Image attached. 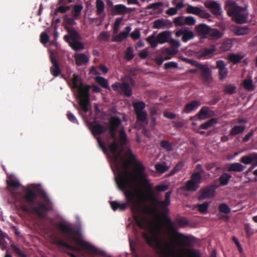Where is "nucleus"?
Returning <instances> with one entry per match:
<instances>
[{"mask_svg":"<svg viewBox=\"0 0 257 257\" xmlns=\"http://www.w3.org/2000/svg\"><path fill=\"white\" fill-rule=\"evenodd\" d=\"M127 156V160L122 163V169L117 174L116 182L118 188L124 191L127 202L131 205L132 211L135 214L133 218L136 223L140 228L143 229L145 227V218L140 215L141 205L135 187L137 176L129 168L130 165H133L136 170L139 165H143L137 160L132 151L128 153Z\"/></svg>","mask_w":257,"mask_h":257,"instance_id":"nucleus-1","label":"nucleus"},{"mask_svg":"<svg viewBox=\"0 0 257 257\" xmlns=\"http://www.w3.org/2000/svg\"><path fill=\"white\" fill-rule=\"evenodd\" d=\"M38 192L44 199V203L38 200L35 191L29 188L24 190L22 199L19 197H16V199L20 202V208L23 211L33 212L40 218H44L47 212L52 210V203L44 190H39Z\"/></svg>","mask_w":257,"mask_h":257,"instance_id":"nucleus-2","label":"nucleus"},{"mask_svg":"<svg viewBox=\"0 0 257 257\" xmlns=\"http://www.w3.org/2000/svg\"><path fill=\"white\" fill-rule=\"evenodd\" d=\"M163 218L174 239L171 242L159 244L160 253L164 257H183L177 250L175 245L179 246H189L193 243L194 237L178 232L169 216L164 215Z\"/></svg>","mask_w":257,"mask_h":257,"instance_id":"nucleus-3","label":"nucleus"},{"mask_svg":"<svg viewBox=\"0 0 257 257\" xmlns=\"http://www.w3.org/2000/svg\"><path fill=\"white\" fill-rule=\"evenodd\" d=\"M57 227L61 232L65 234V237L68 240L76 242L82 249L87 250L95 255H104L103 251L97 249L88 242L77 239L75 236L76 230L71 224L59 222L57 224Z\"/></svg>","mask_w":257,"mask_h":257,"instance_id":"nucleus-4","label":"nucleus"},{"mask_svg":"<svg viewBox=\"0 0 257 257\" xmlns=\"http://www.w3.org/2000/svg\"><path fill=\"white\" fill-rule=\"evenodd\" d=\"M72 82L73 87L78 91V98L80 100L81 108L86 113L91 107L89 101L90 86L83 85L80 78L76 75H73Z\"/></svg>","mask_w":257,"mask_h":257,"instance_id":"nucleus-5","label":"nucleus"},{"mask_svg":"<svg viewBox=\"0 0 257 257\" xmlns=\"http://www.w3.org/2000/svg\"><path fill=\"white\" fill-rule=\"evenodd\" d=\"M225 9L231 20L238 24H243L247 22V15L244 9L238 6L233 1H227L225 5Z\"/></svg>","mask_w":257,"mask_h":257,"instance_id":"nucleus-6","label":"nucleus"},{"mask_svg":"<svg viewBox=\"0 0 257 257\" xmlns=\"http://www.w3.org/2000/svg\"><path fill=\"white\" fill-rule=\"evenodd\" d=\"M66 30L68 34L64 36L65 41L68 43L74 51H77L82 50L84 48V45L79 41L81 40V37L78 32L73 28L67 27Z\"/></svg>","mask_w":257,"mask_h":257,"instance_id":"nucleus-7","label":"nucleus"},{"mask_svg":"<svg viewBox=\"0 0 257 257\" xmlns=\"http://www.w3.org/2000/svg\"><path fill=\"white\" fill-rule=\"evenodd\" d=\"M171 37V33L168 31H165L159 33L156 37L154 35L149 36L147 37V41L152 48H155L159 44H163L168 43Z\"/></svg>","mask_w":257,"mask_h":257,"instance_id":"nucleus-8","label":"nucleus"},{"mask_svg":"<svg viewBox=\"0 0 257 257\" xmlns=\"http://www.w3.org/2000/svg\"><path fill=\"white\" fill-rule=\"evenodd\" d=\"M137 119L142 122H145L147 119V112L144 109L146 103L142 101L136 102L133 104Z\"/></svg>","mask_w":257,"mask_h":257,"instance_id":"nucleus-9","label":"nucleus"},{"mask_svg":"<svg viewBox=\"0 0 257 257\" xmlns=\"http://www.w3.org/2000/svg\"><path fill=\"white\" fill-rule=\"evenodd\" d=\"M111 87L114 91L119 94H123L125 96L130 97L132 94V89L129 84L127 82H122L121 83L115 82L112 85Z\"/></svg>","mask_w":257,"mask_h":257,"instance_id":"nucleus-10","label":"nucleus"},{"mask_svg":"<svg viewBox=\"0 0 257 257\" xmlns=\"http://www.w3.org/2000/svg\"><path fill=\"white\" fill-rule=\"evenodd\" d=\"M197 67L200 71V75L203 81L207 83H210L212 80L211 70L207 65L198 64Z\"/></svg>","mask_w":257,"mask_h":257,"instance_id":"nucleus-11","label":"nucleus"},{"mask_svg":"<svg viewBox=\"0 0 257 257\" xmlns=\"http://www.w3.org/2000/svg\"><path fill=\"white\" fill-rule=\"evenodd\" d=\"M139 168L136 169V171L137 173V176L146 187L147 189L150 192L151 195H153V191L151 186L150 184L149 180L147 179V175L145 173V168L144 165H139Z\"/></svg>","mask_w":257,"mask_h":257,"instance_id":"nucleus-12","label":"nucleus"},{"mask_svg":"<svg viewBox=\"0 0 257 257\" xmlns=\"http://www.w3.org/2000/svg\"><path fill=\"white\" fill-rule=\"evenodd\" d=\"M118 144L114 141L109 146L108 148L112 154V160L117 168L119 167L120 164V153L118 152Z\"/></svg>","mask_w":257,"mask_h":257,"instance_id":"nucleus-13","label":"nucleus"},{"mask_svg":"<svg viewBox=\"0 0 257 257\" xmlns=\"http://www.w3.org/2000/svg\"><path fill=\"white\" fill-rule=\"evenodd\" d=\"M216 51L214 45H212L210 48H203L197 53V56L199 59H207L211 58L213 53Z\"/></svg>","mask_w":257,"mask_h":257,"instance_id":"nucleus-14","label":"nucleus"},{"mask_svg":"<svg viewBox=\"0 0 257 257\" xmlns=\"http://www.w3.org/2000/svg\"><path fill=\"white\" fill-rule=\"evenodd\" d=\"M8 189L9 191L13 194V197L15 198V201L19 204L20 206V202L16 201V198L19 197L22 199V196L20 197L14 194V191L16 190L20 186V183L18 180L15 178L13 176H10L9 179L7 180Z\"/></svg>","mask_w":257,"mask_h":257,"instance_id":"nucleus-15","label":"nucleus"},{"mask_svg":"<svg viewBox=\"0 0 257 257\" xmlns=\"http://www.w3.org/2000/svg\"><path fill=\"white\" fill-rule=\"evenodd\" d=\"M217 187V186L212 185L202 189L201 194L198 197V200L201 201L205 199L211 198L214 197L215 193V190Z\"/></svg>","mask_w":257,"mask_h":257,"instance_id":"nucleus-16","label":"nucleus"},{"mask_svg":"<svg viewBox=\"0 0 257 257\" xmlns=\"http://www.w3.org/2000/svg\"><path fill=\"white\" fill-rule=\"evenodd\" d=\"M205 7L209 9L211 13L216 16H219L221 15V8L220 5L216 1H212L206 3Z\"/></svg>","mask_w":257,"mask_h":257,"instance_id":"nucleus-17","label":"nucleus"},{"mask_svg":"<svg viewBox=\"0 0 257 257\" xmlns=\"http://www.w3.org/2000/svg\"><path fill=\"white\" fill-rule=\"evenodd\" d=\"M230 30L236 36H243L250 32V29L247 26L232 25Z\"/></svg>","mask_w":257,"mask_h":257,"instance_id":"nucleus-18","label":"nucleus"},{"mask_svg":"<svg viewBox=\"0 0 257 257\" xmlns=\"http://www.w3.org/2000/svg\"><path fill=\"white\" fill-rule=\"evenodd\" d=\"M226 66V64L223 60L216 61V68L219 69V77L220 80L224 79L228 74V71Z\"/></svg>","mask_w":257,"mask_h":257,"instance_id":"nucleus-19","label":"nucleus"},{"mask_svg":"<svg viewBox=\"0 0 257 257\" xmlns=\"http://www.w3.org/2000/svg\"><path fill=\"white\" fill-rule=\"evenodd\" d=\"M131 30L132 28L130 26L126 27L123 31L114 36L112 38V41L113 42H121L125 40L128 37Z\"/></svg>","mask_w":257,"mask_h":257,"instance_id":"nucleus-20","label":"nucleus"},{"mask_svg":"<svg viewBox=\"0 0 257 257\" xmlns=\"http://www.w3.org/2000/svg\"><path fill=\"white\" fill-rule=\"evenodd\" d=\"M176 36L177 37L182 36V40L184 42H187L194 37V34L192 32L188 31L183 29L177 31L176 33Z\"/></svg>","mask_w":257,"mask_h":257,"instance_id":"nucleus-21","label":"nucleus"},{"mask_svg":"<svg viewBox=\"0 0 257 257\" xmlns=\"http://www.w3.org/2000/svg\"><path fill=\"white\" fill-rule=\"evenodd\" d=\"M53 242L54 243L61 246L64 247L71 251H79L80 250L79 247L69 244L67 242L56 237L54 238Z\"/></svg>","mask_w":257,"mask_h":257,"instance_id":"nucleus-22","label":"nucleus"},{"mask_svg":"<svg viewBox=\"0 0 257 257\" xmlns=\"http://www.w3.org/2000/svg\"><path fill=\"white\" fill-rule=\"evenodd\" d=\"M172 194V191H169L165 194V200L164 201H159L156 198L153 197V202L160 207H168L170 204V197Z\"/></svg>","mask_w":257,"mask_h":257,"instance_id":"nucleus-23","label":"nucleus"},{"mask_svg":"<svg viewBox=\"0 0 257 257\" xmlns=\"http://www.w3.org/2000/svg\"><path fill=\"white\" fill-rule=\"evenodd\" d=\"M95 3L96 15L99 17V19L101 20H103L105 17V14L104 12L105 8L104 3L102 0H96Z\"/></svg>","mask_w":257,"mask_h":257,"instance_id":"nucleus-24","label":"nucleus"},{"mask_svg":"<svg viewBox=\"0 0 257 257\" xmlns=\"http://www.w3.org/2000/svg\"><path fill=\"white\" fill-rule=\"evenodd\" d=\"M51 61L53 65L50 69L51 74L55 77H57L61 73L58 62L55 58H51Z\"/></svg>","mask_w":257,"mask_h":257,"instance_id":"nucleus-25","label":"nucleus"},{"mask_svg":"<svg viewBox=\"0 0 257 257\" xmlns=\"http://www.w3.org/2000/svg\"><path fill=\"white\" fill-rule=\"evenodd\" d=\"M128 10L124 5L118 4L113 6L111 12L114 15H125L127 13Z\"/></svg>","mask_w":257,"mask_h":257,"instance_id":"nucleus-26","label":"nucleus"},{"mask_svg":"<svg viewBox=\"0 0 257 257\" xmlns=\"http://www.w3.org/2000/svg\"><path fill=\"white\" fill-rule=\"evenodd\" d=\"M201 104L199 101L194 100L190 103H187L185 105L183 112L186 113H188L191 111L195 110L198 108Z\"/></svg>","mask_w":257,"mask_h":257,"instance_id":"nucleus-27","label":"nucleus"},{"mask_svg":"<svg viewBox=\"0 0 257 257\" xmlns=\"http://www.w3.org/2000/svg\"><path fill=\"white\" fill-rule=\"evenodd\" d=\"M75 62L77 65L81 66L83 64L87 63L88 61V58L83 53L77 54L74 56Z\"/></svg>","mask_w":257,"mask_h":257,"instance_id":"nucleus-28","label":"nucleus"},{"mask_svg":"<svg viewBox=\"0 0 257 257\" xmlns=\"http://www.w3.org/2000/svg\"><path fill=\"white\" fill-rule=\"evenodd\" d=\"M110 204L113 211L119 210L122 211L125 210L127 207V204L126 203H120L116 201H111Z\"/></svg>","mask_w":257,"mask_h":257,"instance_id":"nucleus-29","label":"nucleus"},{"mask_svg":"<svg viewBox=\"0 0 257 257\" xmlns=\"http://www.w3.org/2000/svg\"><path fill=\"white\" fill-rule=\"evenodd\" d=\"M121 124V120L117 116H112L109 121L108 129L116 130Z\"/></svg>","mask_w":257,"mask_h":257,"instance_id":"nucleus-30","label":"nucleus"},{"mask_svg":"<svg viewBox=\"0 0 257 257\" xmlns=\"http://www.w3.org/2000/svg\"><path fill=\"white\" fill-rule=\"evenodd\" d=\"M195 29L200 35H208L210 31V27L204 24L197 25Z\"/></svg>","mask_w":257,"mask_h":257,"instance_id":"nucleus-31","label":"nucleus"},{"mask_svg":"<svg viewBox=\"0 0 257 257\" xmlns=\"http://www.w3.org/2000/svg\"><path fill=\"white\" fill-rule=\"evenodd\" d=\"M91 133L94 137L101 135L105 132L103 126L99 123L95 124L92 126Z\"/></svg>","mask_w":257,"mask_h":257,"instance_id":"nucleus-32","label":"nucleus"},{"mask_svg":"<svg viewBox=\"0 0 257 257\" xmlns=\"http://www.w3.org/2000/svg\"><path fill=\"white\" fill-rule=\"evenodd\" d=\"M245 166H243L242 165L239 163H234L230 164L228 168V171H235L241 172H242L245 169Z\"/></svg>","mask_w":257,"mask_h":257,"instance_id":"nucleus-33","label":"nucleus"},{"mask_svg":"<svg viewBox=\"0 0 257 257\" xmlns=\"http://www.w3.org/2000/svg\"><path fill=\"white\" fill-rule=\"evenodd\" d=\"M186 12L187 14H191L199 16L203 12V10L198 7L188 5L186 10Z\"/></svg>","mask_w":257,"mask_h":257,"instance_id":"nucleus-34","label":"nucleus"},{"mask_svg":"<svg viewBox=\"0 0 257 257\" xmlns=\"http://www.w3.org/2000/svg\"><path fill=\"white\" fill-rule=\"evenodd\" d=\"M233 43L231 39H227L221 44L220 50L221 51L225 52L229 51L232 47Z\"/></svg>","mask_w":257,"mask_h":257,"instance_id":"nucleus-35","label":"nucleus"},{"mask_svg":"<svg viewBox=\"0 0 257 257\" xmlns=\"http://www.w3.org/2000/svg\"><path fill=\"white\" fill-rule=\"evenodd\" d=\"M199 187V185H198L197 183L192 181L191 179L188 180L186 182L185 186V188L186 190L192 192L196 191Z\"/></svg>","mask_w":257,"mask_h":257,"instance_id":"nucleus-36","label":"nucleus"},{"mask_svg":"<svg viewBox=\"0 0 257 257\" xmlns=\"http://www.w3.org/2000/svg\"><path fill=\"white\" fill-rule=\"evenodd\" d=\"M231 177V175L228 173H223L219 178L220 185L221 186H225L227 185Z\"/></svg>","mask_w":257,"mask_h":257,"instance_id":"nucleus-37","label":"nucleus"},{"mask_svg":"<svg viewBox=\"0 0 257 257\" xmlns=\"http://www.w3.org/2000/svg\"><path fill=\"white\" fill-rule=\"evenodd\" d=\"M245 129V125H234L230 131V135L236 136L243 133Z\"/></svg>","mask_w":257,"mask_h":257,"instance_id":"nucleus-38","label":"nucleus"},{"mask_svg":"<svg viewBox=\"0 0 257 257\" xmlns=\"http://www.w3.org/2000/svg\"><path fill=\"white\" fill-rule=\"evenodd\" d=\"M96 82L101 87L105 89H110L107 80L101 76H96L95 78Z\"/></svg>","mask_w":257,"mask_h":257,"instance_id":"nucleus-39","label":"nucleus"},{"mask_svg":"<svg viewBox=\"0 0 257 257\" xmlns=\"http://www.w3.org/2000/svg\"><path fill=\"white\" fill-rule=\"evenodd\" d=\"M218 120L216 118H212L209 119L208 121L201 124L199 127L201 129L206 130L208 127L213 126V124L217 123Z\"/></svg>","mask_w":257,"mask_h":257,"instance_id":"nucleus-40","label":"nucleus"},{"mask_svg":"<svg viewBox=\"0 0 257 257\" xmlns=\"http://www.w3.org/2000/svg\"><path fill=\"white\" fill-rule=\"evenodd\" d=\"M202 175L200 172H194L191 175V180L198 185L202 182Z\"/></svg>","mask_w":257,"mask_h":257,"instance_id":"nucleus-41","label":"nucleus"},{"mask_svg":"<svg viewBox=\"0 0 257 257\" xmlns=\"http://www.w3.org/2000/svg\"><path fill=\"white\" fill-rule=\"evenodd\" d=\"M243 58V56L237 54H231L228 56L229 61L234 64L240 62Z\"/></svg>","mask_w":257,"mask_h":257,"instance_id":"nucleus-42","label":"nucleus"},{"mask_svg":"<svg viewBox=\"0 0 257 257\" xmlns=\"http://www.w3.org/2000/svg\"><path fill=\"white\" fill-rule=\"evenodd\" d=\"M209 112V108L206 106H203L200 110L197 116L199 119H205L207 117L208 112Z\"/></svg>","mask_w":257,"mask_h":257,"instance_id":"nucleus-43","label":"nucleus"},{"mask_svg":"<svg viewBox=\"0 0 257 257\" xmlns=\"http://www.w3.org/2000/svg\"><path fill=\"white\" fill-rule=\"evenodd\" d=\"M160 147L168 152L173 150V144L169 141L163 140L160 143Z\"/></svg>","mask_w":257,"mask_h":257,"instance_id":"nucleus-44","label":"nucleus"},{"mask_svg":"<svg viewBox=\"0 0 257 257\" xmlns=\"http://www.w3.org/2000/svg\"><path fill=\"white\" fill-rule=\"evenodd\" d=\"M166 26V22L164 19H159L154 21L153 27L155 29H163Z\"/></svg>","mask_w":257,"mask_h":257,"instance_id":"nucleus-45","label":"nucleus"},{"mask_svg":"<svg viewBox=\"0 0 257 257\" xmlns=\"http://www.w3.org/2000/svg\"><path fill=\"white\" fill-rule=\"evenodd\" d=\"M248 157L252 164L251 167L249 168V170H251L257 166V153H251L248 155Z\"/></svg>","mask_w":257,"mask_h":257,"instance_id":"nucleus-46","label":"nucleus"},{"mask_svg":"<svg viewBox=\"0 0 257 257\" xmlns=\"http://www.w3.org/2000/svg\"><path fill=\"white\" fill-rule=\"evenodd\" d=\"M155 167L156 171L161 173H163L169 169V167L166 165L165 163L157 164Z\"/></svg>","mask_w":257,"mask_h":257,"instance_id":"nucleus-47","label":"nucleus"},{"mask_svg":"<svg viewBox=\"0 0 257 257\" xmlns=\"http://www.w3.org/2000/svg\"><path fill=\"white\" fill-rule=\"evenodd\" d=\"M243 87L248 91L253 90L254 86L251 79H245L243 82Z\"/></svg>","mask_w":257,"mask_h":257,"instance_id":"nucleus-48","label":"nucleus"},{"mask_svg":"<svg viewBox=\"0 0 257 257\" xmlns=\"http://www.w3.org/2000/svg\"><path fill=\"white\" fill-rule=\"evenodd\" d=\"M209 206V202H205L202 204H199L197 205L198 210L202 213H205L207 211Z\"/></svg>","mask_w":257,"mask_h":257,"instance_id":"nucleus-49","label":"nucleus"},{"mask_svg":"<svg viewBox=\"0 0 257 257\" xmlns=\"http://www.w3.org/2000/svg\"><path fill=\"white\" fill-rule=\"evenodd\" d=\"M236 87L232 84H227L224 87V92L228 94H232L235 92Z\"/></svg>","mask_w":257,"mask_h":257,"instance_id":"nucleus-50","label":"nucleus"},{"mask_svg":"<svg viewBox=\"0 0 257 257\" xmlns=\"http://www.w3.org/2000/svg\"><path fill=\"white\" fill-rule=\"evenodd\" d=\"M134 54H133V49L132 47H128L127 48L125 52V58L127 61L132 60L134 57Z\"/></svg>","mask_w":257,"mask_h":257,"instance_id":"nucleus-51","label":"nucleus"},{"mask_svg":"<svg viewBox=\"0 0 257 257\" xmlns=\"http://www.w3.org/2000/svg\"><path fill=\"white\" fill-rule=\"evenodd\" d=\"M209 31V33H208V35L211 36L216 38H219L222 37V34L217 29H211L210 28Z\"/></svg>","mask_w":257,"mask_h":257,"instance_id":"nucleus-52","label":"nucleus"},{"mask_svg":"<svg viewBox=\"0 0 257 257\" xmlns=\"http://www.w3.org/2000/svg\"><path fill=\"white\" fill-rule=\"evenodd\" d=\"M218 209L220 212L225 214H228L230 212V208L225 203L220 204Z\"/></svg>","mask_w":257,"mask_h":257,"instance_id":"nucleus-53","label":"nucleus"},{"mask_svg":"<svg viewBox=\"0 0 257 257\" xmlns=\"http://www.w3.org/2000/svg\"><path fill=\"white\" fill-rule=\"evenodd\" d=\"M119 138L121 145H123L126 144L127 136L124 130H122L119 131Z\"/></svg>","mask_w":257,"mask_h":257,"instance_id":"nucleus-54","label":"nucleus"},{"mask_svg":"<svg viewBox=\"0 0 257 257\" xmlns=\"http://www.w3.org/2000/svg\"><path fill=\"white\" fill-rule=\"evenodd\" d=\"M83 9V6L81 5H75L74 7V17L75 18H77L80 15L81 11Z\"/></svg>","mask_w":257,"mask_h":257,"instance_id":"nucleus-55","label":"nucleus"},{"mask_svg":"<svg viewBox=\"0 0 257 257\" xmlns=\"http://www.w3.org/2000/svg\"><path fill=\"white\" fill-rule=\"evenodd\" d=\"M143 238L145 239L146 243L150 246H152L153 243V237L151 236L147 233L143 232L142 233Z\"/></svg>","mask_w":257,"mask_h":257,"instance_id":"nucleus-56","label":"nucleus"},{"mask_svg":"<svg viewBox=\"0 0 257 257\" xmlns=\"http://www.w3.org/2000/svg\"><path fill=\"white\" fill-rule=\"evenodd\" d=\"M185 25L189 26L194 25L196 23L195 19L192 16H188L185 18Z\"/></svg>","mask_w":257,"mask_h":257,"instance_id":"nucleus-57","label":"nucleus"},{"mask_svg":"<svg viewBox=\"0 0 257 257\" xmlns=\"http://www.w3.org/2000/svg\"><path fill=\"white\" fill-rule=\"evenodd\" d=\"M185 18L183 17H178L174 19V23L176 26H180L185 25Z\"/></svg>","mask_w":257,"mask_h":257,"instance_id":"nucleus-58","label":"nucleus"},{"mask_svg":"<svg viewBox=\"0 0 257 257\" xmlns=\"http://www.w3.org/2000/svg\"><path fill=\"white\" fill-rule=\"evenodd\" d=\"M96 140L98 144L99 147L102 149L103 152L105 153L107 151V149L104 142H103L100 137H96Z\"/></svg>","mask_w":257,"mask_h":257,"instance_id":"nucleus-59","label":"nucleus"},{"mask_svg":"<svg viewBox=\"0 0 257 257\" xmlns=\"http://www.w3.org/2000/svg\"><path fill=\"white\" fill-rule=\"evenodd\" d=\"M130 36L133 39L135 40L140 39L141 37V33L139 29H136L130 34Z\"/></svg>","mask_w":257,"mask_h":257,"instance_id":"nucleus-60","label":"nucleus"},{"mask_svg":"<svg viewBox=\"0 0 257 257\" xmlns=\"http://www.w3.org/2000/svg\"><path fill=\"white\" fill-rule=\"evenodd\" d=\"M178 64L176 62L171 61L164 64V68L165 69H169L171 68H177Z\"/></svg>","mask_w":257,"mask_h":257,"instance_id":"nucleus-61","label":"nucleus"},{"mask_svg":"<svg viewBox=\"0 0 257 257\" xmlns=\"http://www.w3.org/2000/svg\"><path fill=\"white\" fill-rule=\"evenodd\" d=\"M13 250L20 257H27L26 255L23 252L20 248L15 245H12Z\"/></svg>","mask_w":257,"mask_h":257,"instance_id":"nucleus-62","label":"nucleus"},{"mask_svg":"<svg viewBox=\"0 0 257 257\" xmlns=\"http://www.w3.org/2000/svg\"><path fill=\"white\" fill-rule=\"evenodd\" d=\"M49 40V37L48 35L45 32L41 33L40 35V41L43 44L47 43Z\"/></svg>","mask_w":257,"mask_h":257,"instance_id":"nucleus-63","label":"nucleus"},{"mask_svg":"<svg viewBox=\"0 0 257 257\" xmlns=\"http://www.w3.org/2000/svg\"><path fill=\"white\" fill-rule=\"evenodd\" d=\"M187 253L191 257H201L200 253L197 252L192 249H187L185 250Z\"/></svg>","mask_w":257,"mask_h":257,"instance_id":"nucleus-64","label":"nucleus"}]
</instances>
